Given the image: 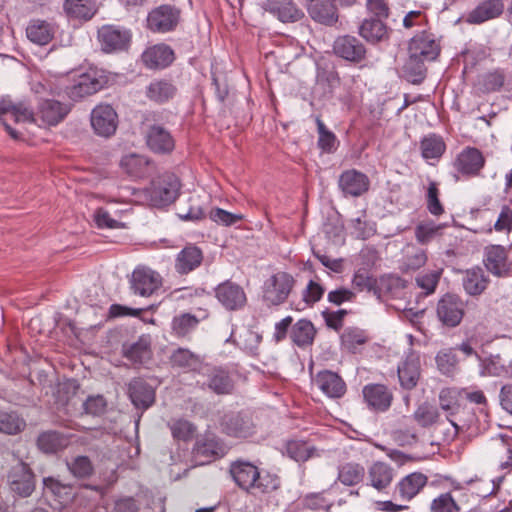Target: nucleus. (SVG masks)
Instances as JSON below:
<instances>
[{"label":"nucleus","mask_w":512,"mask_h":512,"mask_svg":"<svg viewBox=\"0 0 512 512\" xmlns=\"http://www.w3.org/2000/svg\"><path fill=\"white\" fill-rule=\"evenodd\" d=\"M26 428L25 419L16 411L0 412V433L17 435Z\"/></svg>","instance_id":"54"},{"label":"nucleus","mask_w":512,"mask_h":512,"mask_svg":"<svg viewBox=\"0 0 512 512\" xmlns=\"http://www.w3.org/2000/svg\"><path fill=\"white\" fill-rule=\"evenodd\" d=\"M428 484V477L422 472H412L402 477L394 487V497L412 501Z\"/></svg>","instance_id":"25"},{"label":"nucleus","mask_w":512,"mask_h":512,"mask_svg":"<svg viewBox=\"0 0 512 512\" xmlns=\"http://www.w3.org/2000/svg\"><path fill=\"white\" fill-rule=\"evenodd\" d=\"M371 340L368 332L356 326L346 327L340 335L342 349L349 353L356 354L361 351V347Z\"/></svg>","instance_id":"44"},{"label":"nucleus","mask_w":512,"mask_h":512,"mask_svg":"<svg viewBox=\"0 0 512 512\" xmlns=\"http://www.w3.org/2000/svg\"><path fill=\"white\" fill-rule=\"evenodd\" d=\"M150 340L144 336L129 346H123V356L132 362L133 366L139 368L152 359Z\"/></svg>","instance_id":"42"},{"label":"nucleus","mask_w":512,"mask_h":512,"mask_svg":"<svg viewBox=\"0 0 512 512\" xmlns=\"http://www.w3.org/2000/svg\"><path fill=\"white\" fill-rule=\"evenodd\" d=\"M57 25L44 19H31L26 27L27 39L39 46L48 45L55 37Z\"/></svg>","instance_id":"31"},{"label":"nucleus","mask_w":512,"mask_h":512,"mask_svg":"<svg viewBox=\"0 0 512 512\" xmlns=\"http://www.w3.org/2000/svg\"><path fill=\"white\" fill-rule=\"evenodd\" d=\"M407 281L396 275H384L378 279L377 290L374 296L378 299L383 297H396L400 290L406 288Z\"/></svg>","instance_id":"49"},{"label":"nucleus","mask_w":512,"mask_h":512,"mask_svg":"<svg viewBox=\"0 0 512 512\" xmlns=\"http://www.w3.org/2000/svg\"><path fill=\"white\" fill-rule=\"evenodd\" d=\"M180 187V181L175 174L165 173L151 182L146 189V196L153 207H166L177 199Z\"/></svg>","instance_id":"3"},{"label":"nucleus","mask_w":512,"mask_h":512,"mask_svg":"<svg viewBox=\"0 0 512 512\" xmlns=\"http://www.w3.org/2000/svg\"><path fill=\"white\" fill-rule=\"evenodd\" d=\"M199 324V319L191 313H181L173 317L171 322L172 334L184 338Z\"/></svg>","instance_id":"58"},{"label":"nucleus","mask_w":512,"mask_h":512,"mask_svg":"<svg viewBox=\"0 0 512 512\" xmlns=\"http://www.w3.org/2000/svg\"><path fill=\"white\" fill-rule=\"evenodd\" d=\"M438 370L446 376H453L458 370L459 359L456 348H443L435 357Z\"/></svg>","instance_id":"56"},{"label":"nucleus","mask_w":512,"mask_h":512,"mask_svg":"<svg viewBox=\"0 0 512 512\" xmlns=\"http://www.w3.org/2000/svg\"><path fill=\"white\" fill-rule=\"evenodd\" d=\"M168 360L172 369L182 370L184 372H196L198 374L205 364L198 354L183 347H178L173 350Z\"/></svg>","instance_id":"33"},{"label":"nucleus","mask_w":512,"mask_h":512,"mask_svg":"<svg viewBox=\"0 0 512 512\" xmlns=\"http://www.w3.org/2000/svg\"><path fill=\"white\" fill-rule=\"evenodd\" d=\"M506 75L503 69L497 68L478 76L476 88L482 94L498 92L504 86Z\"/></svg>","instance_id":"48"},{"label":"nucleus","mask_w":512,"mask_h":512,"mask_svg":"<svg viewBox=\"0 0 512 512\" xmlns=\"http://www.w3.org/2000/svg\"><path fill=\"white\" fill-rule=\"evenodd\" d=\"M63 10L70 19L88 21L97 12L95 0H64Z\"/></svg>","instance_id":"45"},{"label":"nucleus","mask_w":512,"mask_h":512,"mask_svg":"<svg viewBox=\"0 0 512 512\" xmlns=\"http://www.w3.org/2000/svg\"><path fill=\"white\" fill-rule=\"evenodd\" d=\"M42 483L43 494H50L55 500L59 502L66 501L70 498L69 491L72 488L71 485L64 484L52 476L44 477Z\"/></svg>","instance_id":"62"},{"label":"nucleus","mask_w":512,"mask_h":512,"mask_svg":"<svg viewBox=\"0 0 512 512\" xmlns=\"http://www.w3.org/2000/svg\"><path fill=\"white\" fill-rule=\"evenodd\" d=\"M458 391L452 388L442 389L439 394L440 408L446 411L447 420L454 428L453 436L457 435L460 430L469 429L472 426L473 419L464 420L461 416L465 412V408L457 402Z\"/></svg>","instance_id":"12"},{"label":"nucleus","mask_w":512,"mask_h":512,"mask_svg":"<svg viewBox=\"0 0 512 512\" xmlns=\"http://www.w3.org/2000/svg\"><path fill=\"white\" fill-rule=\"evenodd\" d=\"M265 10L275 15L283 23H293L301 20L304 13L291 0H267Z\"/></svg>","instance_id":"39"},{"label":"nucleus","mask_w":512,"mask_h":512,"mask_svg":"<svg viewBox=\"0 0 512 512\" xmlns=\"http://www.w3.org/2000/svg\"><path fill=\"white\" fill-rule=\"evenodd\" d=\"M259 470V467L254 463L244 459H237L229 465V475L232 480L241 490L248 494L258 477Z\"/></svg>","instance_id":"27"},{"label":"nucleus","mask_w":512,"mask_h":512,"mask_svg":"<svg viewBox=\"0 0 512 512\" xmlns=\"http://www.w3.org/2000/svg\"><path fill=\"white\" fill-rule=\"evenodd\" d=\"M442 228L441 224H436L433 220L422 221L414 229L415 239L419 244L427 245L442 235Z\"/></svg>","instance_id":"59"},{"label":"nucleus","mask_w":512,"mask_h":512,"mask_svg":"<svg viewBox=\"0 0 512 512\" xmlns=\"http://www.w3.org/2000/svg\"><path fill=\"white\" fill-rule=\"evenodd\" d=\"M362 395L369 410L376 413L387 412L394 399L391 389L380 383H369L365 385L362 389Z\"/></svg>","instance_id":"19"},{"label":"nucleus","mask_w":512,"mask_h":512,"mask_svg":"<svg viewBox=\"0 0 512 512\" xmlns=\"http://www.w3.org/2000/svg\"><path fill=\"white\" fill-rule=\"evenodd\" d=\"M367 474V484L378 492H383L392 484L395 471L388 463L376 461L368 468Z\"/></svg>","instance_id":"37"},{"label":"nucleus","mask_w":512,"mask_h":512,"mask_svg":"<svg viewBox=\"0 0 512 512\" xmlns=\"http://www.w3.org/2000/svg\"><path fill=\"white\" fill-rule=\"evenodd\" d=\"M97 40L104 53L113 54L128 51L132 42L130 29L115 24H105L97 30Z\"/></svg>","instance_id":"7"},{"label":"nucleus","mask_w":512,"mask_h":512,"mask_svg":"<svg viewBox=\"0 0 512 512\" xmlns=\"http://www.w3.org/2000/svg\"><path fill=\"white\" fill-rule=\"evenodd\" d=\"M318 131V148L325 153H333L338 146L336 135L330 131L319 116L315 119Z\"/></svg>","instance_id":"63"},{"label":"nucleus","mask_w":512,"mask_h":512,"mask_svg":"<svg viewBox=\"0 0 512 512\" xmlns=\"http://www.w3.org/2000/svg\"><path fill=\"white\" fill-rule=\"evenodd\" d=\"M420 150L425 160L439 159L446 150V144L442 136L430 133L421 139Z\"/></svg>","instance_id":"51"},{"label":"nucleus","mask_w":512,"mask_h":512,"mask_svg":"<svg viewBox=\"0 0 512 512\" xmlns=\"http://www.w3.org/2000/svg\"><path fill=\"white\" fill-rule=\"evenodd\" d=\"M332 52L341 60L360 68L368 66V49L358 37L350 34L336 37Z\"/></svg>","instance_id":"4"},{"label":"nucleus","mask_w":512,"mask_h":512,"mask_svg":"<svg viewBox=\"0 0 512 512\" xmlns=\"http://www.w3.org/2000/svg\"><path fill=\"white\" fill-rule=\"evenodd\" d=\"M311 19L324 26H335L339 20L338 9L331 0H307Z\"/></svg>","instance_id":"30"},{"label":"nucleus","mask_w":512,"mask_h":512,"mask_svg":"<svg viewBox=\"0 0 512 512\" xmlns=\"http://www.w3.org/2000/svg\"><path fill=\"white\" fill-rule=\"evenodd\" d=\"M91 126L98 136L109 138L118 127V115L109 104H99L91 112Z\"/></svg>","instance_id":"16"},{"label":"nucleus","mask_w":512,"mask_h":512,"mask_svg":"<svg viewBox=\"0 0 512 512\" xmlns=\"http://www.w3.org/2000/svg\"><path fill=\"white\" fill-rule=\"evenodd\" d=\"M182 22V9L164 3L152 8L146 17V28L152 33H171L177 30Z\"/></svg>","instance_id":"2"},{"label":"nucleus","mask_w":512,"mask_h":512,"mask_svg":"<svg viewBox=\"0 0 512 512\" xmlns=\"http://www.w3.org/2000/svg\"><path fill=\"white\" fill-rule=\"evenodd\" d=\"M108 83L109 76L104 70L91 67L75 74L71 83L64 87V92L72 103L80 102L107 87Z\"/></svg>","instance_id":"1"},{"label":"nucleus","mask_w":512,"mask_h":512,"mask_svg":"<svg viewBox=\"0 0 512 512\" xmlns=\"http://www.w3.org/2000/svg\"><path fill=\"white\" fill-rule=\"evenodd\" d=\"M146 143L149 149L158 154L171 153L175 141L170 132L161 125L154 124L146 133Z\"/></svg>","instance_id":"34"},{"label":"nucleus","mask_w":512,"mask_h":512,"mask_svg":"<svg viewBox=\"0 0 512 512\" xmlns=\"http://www.w3.org/2000/svg\"><path fill=\"white\" fill-rule=\"evenodd\" d=\"M483 264L489 273L498 278H506L511 275L512 261L508 257L506 248L501 245L485 247Z\"/></svg>","instance_id":"15"},{"label":"nucleus","mask_w":512,"mask_h":512,"mask_svg":"<svg viewBox=\"0 0 512 512\" xmlns=\"http://www.w3.org/2000/svg\"><path fill=\"white\" fill-rule=\"evenodd\" d=\"M225 434L235 438H249L256 433V426L251 415L246 412H237L226 415L222 422Z\"/></svg>","instance_id":"21"},{"label":"nucleus","mask_w":512,"mask_h":512,"mask_svg":"<svg viewBox=\"0 0 512 512\" xmlns=\"http://www.w3.org/2000/svg\"><path fill=\"white\" fill-rule=\"evenodd\" d=\"M315 381L321 391L331 398H340L346 392V383L336 372L320 371Z\"/></svg>","instance_id":"41"},{"label":"nucleus","mask_w":512,"mask_h":512,"mask_svg":"<svg viewBox=\"0 0 512 512\" xmlns=\"http://www.w3.org/2000/svg\"><path fill=\"white\" fill-rule=\"evenodd\" d=\"M120 167L126 174L134 178L147 177L153 169L152 162L148 157L136 153L124 155L121 158Z\"/></svg>","instance_id":"40"},{"label":"nucleus","mask_w":512,"mask_h":512,"mask_svg":"<svg viewBox=\"0 0 512 512\" xmlns=\"http://www.w3.org/2000/svg\"><path fill=\"white\" fill-rule=\"evenodd\" d=\"M439 197L440 190L438 188V183L435 181H429L425 195L426 208L428 212L435 217H439L445 212L444 206Z\"/></svg>","instance_id":"64"},{"label":"nucleus","mask_w":512,"mask_h":512,"mask_svg":"<svg viewBox=\"0 0 512 512\" xmlns=\"http://www.w3.org/2000/svg\"><path fill=\"white\" fill-rule=\"evenodd\" d=\"M199 374L207 378V381L202 383L197 381L202 390L209 389L217 395H228L234 390V381L229 371L221 366L205 363Z\"/></svg>","instance_id":"11"},{"label":"nucleus","mask_w":512,"mask_h":512,"mask_svg":"<svg viewBox=\"0 0 512 512\" xmlns=\"http://www.w3.org/2000/svg\"><path fill=\"white\" fill-rule=\"evenodd\" d=\"M168 427L174 440L185 443L190 442L197 431L196 425L184 418L172 419Z\"/></svg>","instance_id":"57"},{"label":"nucleus","mask_w":512,"mask_h":512,"mask_svg":"<svg viewBox=\"0 0 512 512\" xmlns=\"http://www.w3.org/2000/svg\"><path fill=\"white\" fill-rule=\"evenodd\" d=\"M408 53L428 62L435 61L441 53L440 39L430 30L424 29L409 40Z\"/></svg>","instance_id":"14"},{"label":"nucleus","mask_w":512,"mask_h":512,"mask_svg":"<svg viewBox=\"0 0 512 512\" xmlns=\"http://www.w3.org/2000/svg\"><path fill=\"white\" fill-rule=\"evenodd\" d=\"M295 285L294 277L285 271H279L268 278L263 285V301L269 306H279L289 297Z\"/></svg>","instance_id":"9"},{"label":"nucleus","mask_w":512,"mask_h":512,"mask_svg":"<svg viewBox=\"0 0 512 512\" xmlns=\"http://www.w3.org/2000/svg\"><path fill=\"white\" fill-rule=\"evenodd\" d=\"M427 259V254L424 249L416 247L415 245H407L400 270L404 273L416 271L426 264Z\"/></svg>","instance_id":"53"},{"label":"nucleus","mask_w":512,"mask_h":512,"mask_svg":"<svg viewBox=\"0 0 512 512\" xmlns=\"http://www.w3.org/2000/svg\"><path fill=\"white\" fill-rule=\"evenodd\" d=\"M461 283L467 295L478 297L486 291L490 279L480 266H475L463 272Z\"/></svg>","instance_id":"35"},{"label":"nucleus","mask_w":512,"mask_h":512,"mask_svg":"<svg viewBox=\"0 0 512 512\" xmlns=\"http://www.w3.org/2000/svg\"><path fill=\"white\" fill-rule=\"evenodd\" d=\"M317 330L308 319L298 320L290 330V339L298 347L304 348L313 344Z\"/></svg>","instance_id":"47"},{"label":"nucleus","mask_w":512,"mask_h":512,"mask_svg":"<svg viewBox=\"0 0 512 512\" xmlns=\"http://www.w3.org/2000/svg\"><path fill=\"white\" fill-rule=\"evenodd\" d=\"M341 85V77L336 66L323 62L316 65V88L321 89L322 97L331 99L334 91Z\"/></svg>","instance_id":"28"},{"label":"nucleus","mask_w":512,"mask_h":512,"mask_svg":"<svg viewBox=\"0 0 512 512\" xmlns=\"http://www.w3.org/2000/svg\"><path fill=\"white\" fill-rule=\"evenodd\" d=\"M73 107L74 104L70 101L40 97L36 105V116L41 122L40 126L55 127L65 121Z\"/></svg>","instance_id":"10"},{"label":"nucleus","mask_w":512,"mask_h":512,"mask_svg":"<svg viewBox=\"0 0 512 512\" xmlns=\"http://www.w3.org/2000/svg\"><path fill=\"white\" fill-rule=\"evenodd\" d=\"M281 487V479L277 474L268 471L261 472L259 470L258 477L253 484L249 494L253 496H262L271 494Z\"/></svg>","instance_id":"50"},{"label":"nucleus","mask_w":512,"mask_h":512,"mask_svg":"<svg viewBox=\"0 0 512 512\" xmlns=\"http://www.w3.org/2000/svg\"><path fill=\"white\" fill-rule=\"evenodd\" d=\"M215 297L228 311H238L247 304V296L244 289L230 280H226L214 289Z\"/></svg>","instance_id":"17"},{"label":"nucleus","mask_w":512,"mask_h":512,"mask_svg":"<svg viewBox=\"0 0 512 512\" xmlns=\"http://www.w3.org/2000/svg\"><path fill=\"white\" fill-rule=\"evenodd\" d=\"M144 94L149 102L164 105L176 97L178 88L172 79L154 78L145 87Z\"/></svg>","instance_id":"23"},{"label":"nucleus","mask_w":512,"mask_h":512,"mask_svg":"<svg viewBox=\"0 0 512 512\" xmlns=\"http://www.w3.org/2000/svg\"><path fill=\"white\" fill-rule=\"evenodd\" d=\"M127 393L135 408L141 410H147L156 400L155 388L141 377L130 380Z\"/></svg>","instance_id":"24"},{"label":"nucleus","mask_w":512,"mask_h":512,"mask_svg":"<svg viewBox=\"0 0 512 512\" xmlns=\"http://www.w3.org/2000/svg\"><path fill=\"white\" fill-rule=\"evenodd\" d=\"M175 60L173 49L165 44H157L147 48L142 54V61L147 68L164 69L169 67Z\"/></svg>","instance_id":"32"},{"label":"nucleus","mask_w":512,"mask_h":512,"mask_svg":"<svg viewBox=\"0 0 512 512\" xmlns=\"http://www.w3.org/2000/svg\"><path fill=\"white\" fill-rule=\"evenodd\" d=\"M203 261V250L196 244L189 243L177 253L174 260V269L180 276L188 275L197 270Z\"/></svg>","instance_id":"26"},{"label":"nucleus","mask_w":512,"mask_h":512,"mask_svg":"<svg viewBox=\"0 0 512 512\" xmlns=\"http://www.w3.org/2000/svg\"><path fill=\"white\" fill-rule=\"evenodd\" d=\"M226 449L224 444L213 435H204L198 438L192 448V460L195 465H206L224 457Z\"/></svg>","instance_id":"13"},{"label":"nucleus","mask_w":512,"mask_h":512,"mask_svg":"<svg viewBox=\"0 0 512 512\" xmlns=\"http://www.w3.org/2000/svg\"><path fill=\"white\" fill-rule=\"evenodd\" d=\"M466 302L453 292L443 294L436 303V318L445 328L458 327L465 316Z\"/></svg>","instance_id":"6"},{"label":"nucleus","mask_w":512,"mask_h":512,"mask_svg":"<svg viewBox=\"0 0 512 512\" xmlns=\"http://www.w3.org/2000/svg\"><path fill=\"white\" fill-rule=\"evenodd\" d=\"M485 162V157L479 149L466 147L457 155L454 167L462 176L471 178L480 175Z\"/></svg>","instance_id":"20"},{"label":"nucleus","mask_w":512,"mask_h":512,"mask_svg":"<svg viewBox=\"0 0 512 512\" xmlns=\"http://www.w3.org/2000/svg\"><path fill=\"white\" fill-rule=\"evenodd\" d=\"M70 444V437L67 434L56 430L41 432L36 439V446L44 454H56Z\"/></svg>","instance_id":"38"},{"label":"nucleus","mask_w":512,"mask_h":512,"mask_svg":"<svg viewBox=\"0 0 512 512\" xmlns=\"http://www.w3.org/2000/svg\"><path fill=\"white\" fill-rule=\"evenodd\" d=\"M359 35L368 43L376 45L380 42L388 41L390 38V29L380 18H366L358 28Z\"/></svg>","instance_id":"36"},{"label":"nucleus","mask_w":512,"mask_h":512,"mask_svg":"<svg viewBox=\"0 0 512 512\" xmlns=\"http://www.w3.org/2000/svg\"><path fill=\"white\" fill-rule=\"evenodd\" d=\"M8 117L16 123L28 122L36 124L38 122L36 109L34 110L26 102L14 103L8 98L0 99V123L4 126L9 136L15 140L20 138V134L8 123Z\"/></svg>","instance_id":"5"},{"label":"nucleus","mask_w":512,"mask_h":512,"mask_svg":"<svg viewBox=\"0 0 512 512\" xmlns=\"http://www.w3.org/2000/svg\"><path fill=\"white\" fill-rule=\"evenodd\" d=\"M339 187L345 196L359 197L369 190L370 180L363 172L349 169L340 174Z\"/></svg>","instance_id":"29"},{"label":"nucleus","mask_w":512,"mask_h":512,"mask_svg":"<svg viewBox=\"0 0 512 512\" xmlns=\"http://www.w3.org/2000/svg\"><path fill=\"white\" fill-rule=\"evenodd\" d=\"M398 379L400 386L404 390H413L421 377V363L419 355L410 350L404 360L398 365L397 368Z\"/></svg>","instance_id":"22"},{"label":"nucleus","mask_w":512,"mask_h":512,"mask_svg":"<svg viewBox=\"0 0 512 512\" xmlns=\"http://www.w3.org/2000/svg\"><path fill=\"white\" fill-rule=\"evenodd\" d=\"M7 485L18 497L27 498L36 489V474L28 463L18 458L7 472Z\"/></svg>","instance_id":"8"},{"label":"nucleus","mask_w":512,"mask_h":512,"mask_svg":"<svg viewBox=\"0 0 512 512\" xmlns=\"http://www.w3.org/2000/svg\"><path fill=\"white\" fill-rule=\"evenodd\" d=\"M426 62L428 61L408 53V58L402 66V77L411 84L420 85L427 76Z\"/></svg>","instance_id":"46"},{"label":"nucleus","mask_w":512,"mask_h":512,"mask_svg":"<svg viewBox=\"0 0 512 512\" xmlns=\"http://www.w3.org/2000/svg\"><path fill=\"white\" fill-rule=\"evenodd\" d=\"M365 468L359 463L348 462L339 466L337 479L345 486H356L365 478Z\"/></svg>","instance_id":"52"},{"label":"nucleus","mask_w":512,"mask_h":512,"mask_svg":"<svg viewBox=\"0 0 512 512\" xmlns=\"http://www.w3.org/2000/svg\"><path fill=\"white\" fill-rule=\"evenodd\" d=\"M68 471L79 480L89 479L94 474V465L88 456L79 455L67 461Z\"/></svg>","instance_id":"60"},{"label":"nucleus","mask_w":512,"mask_h":512,"mask_svg":"<svg viewBox=\"0 0 512 512\" xmlns=\"http://www.w3.org/2000/svg\"><path fill=\"white\" fill-rule=\"evenodd\" d=\"M162 285L160 274L147 267H138L132 272L130 288L134 294L142 297L151 296Z\"/></svg>","instance_id":"18"},{"label":"nucleus","mask_w":512,"mask_h":512,"mask_svg":"<svg viewBox=\"0 0 512 512\" xmlns=\"http://www.w3.org/2000/svg\"><path fill=\"white\" fill-rule=\"evenodd\" d=\"M413 418L419 426L429 428L438 423L440 413L437 407L428 402H424L414 411Z\"/></svg>","instance_id":"61"},{"label":"nucleus","mask_w":512,"mask_h":512,"mask_svg":"<svg viewBox=\"0 0 512 512\" xmlns=\"http://www.w3.org/2000/svg\"><path fill=\"white\" fill-rule=\"evenodd\" d=\"M503 11L504 4L501 0H485L468 13L466 20L470 24H481L500 16Z\"/></svg>","instance_id":"43"},{"label":"nucleus","mask_w":512,"mask_h":512,"mask_svg":"<svg viewBox=\"0 0 512 512\" xmlns=\"http://www.w3.org/2000/svg\"><path fill=\"white\" fill-rule=\"evenodd\" d=\"M285 448L287 456L296 462H306L318 455L316 448L303 440H290Z\"/></svg>","instance_id":"55"}]
</instances>
